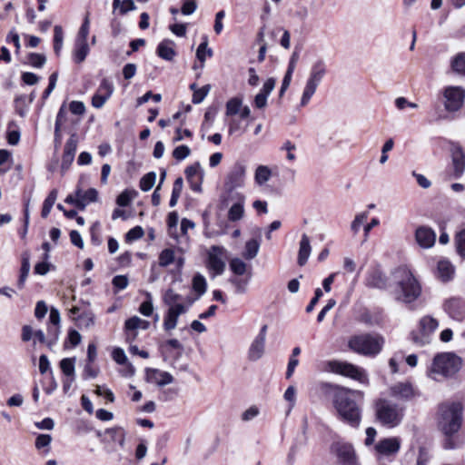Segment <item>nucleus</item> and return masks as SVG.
<instances>
[{"instance_id": "f257e3e1", "label": "nucleus", "mask_w": 465, "mask_h": 465, "mask_svg": "<svg viewBox=\"0 0 465 465\" xmlns=\"http://www.w3.org/2000/svg\"><path fill=\"white\" fill-rule=\"evenodd\" d=\"M462 423V406L459 402H445L439 406L437 424L439 430L445 435L443 447L446 450L460 448L463 440L455 434Z\"/></svg>"}, {"instance_id": "f03ea898", "label": "nucleus", "mask_w": 465, "mask_h": 465, "mask_svg": "<svg viewBox=\"0 0 465 465\" xmlns=\"http://www.w3.org/2000/svg\"><path fill=\"white\" fill-rule=\"evenodd\" d=\"M361 391L350 390L344 387L336 389L333 394V406L340 419L353 428L359 427L361 420V411L356 399H361Z\"/></svg>"}, {"instance_id": "7ed1b4c3", "label": "nucleus", "mask_w": 465, "mask_h": 465, "mask_svg": "<svg viewBox=\"0 0 465 465\" xmlns=\"http://www.w3.org/2000/svg\"><path fill=\"white\" fill-rule=\"evenodd\" d=\"M163 302L167 307L163 325V329L169 331L176 328L179 316L187 312L193 301L170 288L163 293Z\"/></svg>"}, {"instance_id": "20e7f679", "label": "nucleus", "mask_w": 465, "mask_h": 465, "mask_svg": "<svg viewBox=\"0 0 465 465\" xmlns=\"http://www.w3.org/2000/svg\"><path fill=\"white\" fill-rule=\"evenodd\" d=\"M397 285L396 295L399 301L410 303L417 300L421 293V286L407 267H400L393 272Z\"/></svg>"}, {"instance_id": "39448f33", "label": "nucleus", "mask_w": 465, "mask_h": 465, "mask_svg": "<svg viewBox=\"0 0 465 465\" xmlns=\"http://www.w3.org/2000/svg\"><path fill=\"white\" fill-rule=\"evenodd\" d=\"M461 365V358L455 353H439L433 358L427 371V375L434 381H440L455 375L460 370Z\"/></svg>"}, {"instance_id": "423d86ee", "label": "nucleus", "mask_w": 465, "mask_h": 465, "mask_svg": "<svg viewBox=\"0 0 465 465\" xmlns=\"http://www.w3.org/2000/svg\"><path fill=\"white\" fill-rule=\"evenodd\" d=\"M384 345V339L382 336L379 334H361L352 336L349 341V348L354 352L369 356L374 357L379 354Z\"/></svg>"}, {"instance_id": "0eeeda50", "label": "nucleus", "mask_w": 465, "mask_h": 465, "mask_svg": "<svg viewBox=\"0 0 465 465\" xmlns=\"http://www.w3.org/2000/svg\"><path fill=\"white\" fill-rule=\"evenodd\" d=\"M377 420L383 426L394 428L398 426L404 416V409L386 399H380L375 404Z\"/></svg>"}, {"instance_id": "6e6552de", "label": "nucleus", "mask_w": 465, "mask_h": 465, "mask_svg": "<svg viewBox=\"0 0 465 465\" xmlns=\"http://www.w3.org/2000/svg\"><path fill=\"white\" fill-rule=\"evenodd\" d=\"M327 74V65L322 59L315 61L310 69L302 94L301 106H306Z\"/></svg>"}, {"instance_id": "1a4fd4ad", "label": "nucleus", "mask_w": 465, "mask_h": 465, "mask_svg": "<svg viewBox=\"0 0 465 465\" xmlns=\"http://www.w3.org/2000/svg\"><path fill=\"white\" fill-rule=\"evenodd\" d=\"M328 370L336 374H340L357 381L363 385L369 384V377L366 371L363 368L352 363L340 361H331L328 362Z\"/></svg>"}, {"instance_id": "9d476101", "label": "nucleus", "mask_w": 465, "mask_h": 465, "mask_svg": "<svg viewBox=\"0 0 465 465\" xmlns=\"http://www.w3.org/2000/svg\"><path fill=\"white\" fill-rule=\"evenodd\" d=\"M443 105L447 112L459 111L465 100V90L460 86L449 85L442 90Z\"/></svg>"}, {"instance_id": "9b49d317", "label": "nucleus", "mask_w": 465, "mask_h": 465, "mask_svg": "<svg viewBox=\"0 0 465 465\" xmlns=\"http://www.w3.org/2000/svg\"><path fill=\"white\" fill-rule=\"evenodd\" d=\"M401 440L399 437H389L381 439L374 445L375 455L378 459H394L399 453Z\"/></svg>"}, {"instance_id": "f8f14e48", "label": "nucleus", "mask_w": 465, "mask_h": 465, "mask_svg": "<svg viewBox=\"0 0 465 465\" xmlns=\"http://www.w3.org/2000/svg\"><path fill=\"white\" fill-rule=\"evenodd\" d=\"M439 322L435 318L426 315L419 322L420 331L413 335V341L419 345H425L430 342L431 336L439 327Z\"/></svg>"}, {"instance_id": "ddd939ff", "label": "nucleus", "mask_w": 465, "mask_h": 465, "mask_svg": "<svg viewBox=\"0 0 465 465\" xmlns=\"http://www.w3.org/2000/svg\"><path fill=\"white\" fill-rule=\"evenodd\" d=\"M207 266L213 276L221 275L225 270L227 251L223 246L213 245L208 251Z\"/></svg>"}, {"instance_id": "4468645a", "label": "nucleus", "mask_w": 465, "mask_h": 465, "mask_svg": "<svg viewBox=\"0 0 465 465\" xmlns=\"http://www.w3.org/2000/svg\"><path fill=\"white\" fill-rule=\"evenodd\" d=\"M246 177V167L242 163H236L232 165L226 175L224 186L227 191L232 192L235 189L244 186Z\"/></svg>"}, {"instance_id": "2eb2a0df", "label": "nucleus", "mask_w": 465, "mask_h": 465, "mask_svg": "<svg viewBox=\"0 0 465 465\" xmlns=\"http://www.w3.org/2000/svg\"><path fill=\"white\" fill-rule=\"evenodd\" d=\"M332 450L341 465H360L351 444L337 442L332 446Z\"/></svg>"}, {"instance_id": "dca6fc26", "label": "nucleus", "mask_w": 465, "mask_h": 465, "mask_svg": "<svg viewBox=\"0 0 465 465\" xmlns=\"http://www.w3.org/2000/svg\"><path fill=\"white\" fill-rule=\"evenodd\" d=\"M267 329V325L264 324L261 328L257 336L252 341L248 350V358L250 361H256L263 356L265 351Z\"/></svg>"}, {"instance_id": "f3484780", "label": "nucleus", "mask_w": 465, "mask_h": 465, "mask_svg": "<svg viewBox=\"0 0 465 465\" xmlns=\"http://www.w3.org/2000/svg\"><path fill=\"white\" fill-rule=\"evenodd\" d=\"M114 90L113 83L109 79L104 78L92 97V105L96 109L102 108L112 96Z\"/></svg>"}, {"instance_id": "a211bd4d", "label": "nucleus", "mask_w": 465, "mask_h": 465, "mask_svg": "<svg viewBox=\"0 0 465 465\" xmlns=\"http://www.w3.org/2000/svg\"><path fill=\"white\" fill-rule=\"evenodd\" d=\"M150 322L143 320L138 316H133L127 319L124 322V332L126 341L133 343L138 336V330H147Z\"/></svg>"}, {"instance_id": "6ab92c4d", "label": "nucleus", "mask_w": 465, "mask_h": 465, "mask_svg": "<svg viewBox=\"0 0 465 465\" xmlns=\"http://www.w3.org/2000/svg\"><path fill=\"white\" fill-rule=\"evenodd\" d=\"M444 312L454 321L465 320V302L459 298H450L443 304Z\"/></svg>"}, {"instance_id": "aec40b11", "label": "nucleus", "mask_w": 465, "mask_h": 465, "mask_svg": "<svg viewBox=\"0 0 465 465\" xmlns=\"http://www.w3.org/2000/svg\"><path fill=\"white\" fill-rule=\"evenodd\" d=\"M390 395L398 400L410 401L416 396V390L411 381H401L390 387Z\"/></svg>"}, {"instance_id": "412c9836", "label": "nucleus", "mask_w": 465, "mask_h": 465, "mask_svg": "<svg viewBox=\"0 0 465 465\" xmlns=\"http://www.w3.org/2000/svg\"><path fill=\"white\" fill-rule=\"evenodd\" d=\"M145 380L149 383L162 387L171 384L173 381V377L168 371L148 368L145 371Z\"/></svg>"}, {"instance_id": "4be33fe9", "label": "nucleus", "mask_w": 465, "mask_h": 465, "mask_svg": "<svg viewBox=\"0 0 465 465\" xmlns=\"http://www.w3.org/2000/svg\"><path fill=\"white\" fill-rule=\"evenodd\" d=\"M415 240L420 247L430 249L436 242V232L428 226H419L415 231Z\"/></svg>"}, {"instance_id": "5701e85b", "label": "nucleus", "mask_w": 465, "mask_h": 465, "mask_svg": "<svg viewBox=\"0 0 465 465\" xmlns=\"http://www.w3.org/2000/svg\"><path fill=\"white\" fill-rule=\"evenodd\" d=\"M77 149V139L74 134L71 135V137L66 141L64 154L62 157L61 168L63 171H66L69 166L72 164L74 159V155Z\"/></svg>"}, {"instance_id": "b1692460", "label": "nucleus", "mask_w": 465, "mask_h": 465, "mask_svg": "<svg viewBox=\"0 0 465 465\" xmlns=\"http://www.w3.org/2000/svg\"><path fill=\"white\" fill-rule=\"evenodd\" d=\"M452 164L455 177H460L465 171V154L460 146L451 149Z\"/></svg>"}, {"instance_id": "393cba45", "label": "nucleus", "mask_w": 465, "mask_h": 465, "mask_svg": "<svg viewBox=\"0 0 465 465\" xmlns=\"http://www.w3.org/2000/svg\"><path fill=\"white\" fill-rule=\"evenodd\" d=\"M238 200L228 210L227 217L230 222H237L244 216L245 197L242 194H238Z\"/></svg>"}, {"instance_id": "a878e982", "label": "nucleus", "mask_w": 465, "mask_h": 465, "mask_svg": "<svg viewBox=\"0 0 465 465\" xmlns=\"http://www.w3.org/2000/svg\"><path fill=\"white\" fill-rule=\"evenodd\" d=\"M455 273V268L447 259H440L437 264V277L441 282L450 281Z\"/></svg>"}, {"instance_id": "bb28decb", "label": "nucleus", "mask_w": 465, "mask_h": 465, "mask_svg": "<svg viewBox=\"0 0 465 465\" xmlns=\"http://www.w3.org/2000/svg\"><path fill=\"white\" fill-rule=\"evenodd\" d=\"M174 45L175 44L173 40H163L156 48L157 55L163 60L172 61L176 55Z\"/></svg>"}, {"instance_id": "cd10ccee", "label": "nucleus", "mask_w": 465, "mask_h": 465, "mask_svg": "<svg viewBox=\"0 0 465 465\" xmlns=\"http://www.w3.org/2000/svg\"><path fill=\"white\" fill-rule=\"evenodd\" d=\"M311 252L312 246L310 242V238L307 234L303 233L300 241L298 252V264L300 266H303L307 262L311 255Z\"/></svg>"}, {"instance_id": "c85d7f7f", "label": "nucleus", "mask_w": 465, "mask_h": 465, "mask_svg": "<svg viewBox=\"0 0 465 465\" xmlns=\"http://www.w3.org/2000/svg\"><path fill=\"white\" fill-rule=\"evenodd\" d=\"M112 358L117 364L124 365L129 375L134 374L135 369L132 363L129 362L127 356L122 348H114L112 351Z\"/></svg>"}, {"instance_id": "c756f323", "label": "nucleus", "mask_w": 465, "mask_h": 465, "mask_svg": "<svg viewBox=\"0 0 465 465\" xmlns=\"http://www.w3.org/2000/svg\"><path fill=\"white\" fill-rule=\"evenodd\" d=\"M76 195L80 197V209L84 210L87 204L97 201L98 192L94 188H91L86 192L77 189Z\"/></svg>"}, {"instance_id": "7c9ffc66", "label": "nucleus", "mask_w": 465, "mask_h": 465, "mask_svg": "<svg viewBox=\"0 0 465 465\" xmlns=\"http://www.w3.org/2000/svg\"><path fill=\"white\" fill-rule=\"evenodd\" d=\"M250 280L251 274L246 277L234 275L229 279V282L234 287V292L237 294H243L248 290Z\"/></svg>"}, {"instance_id": "2f4dec72", "label": "nucleus", "mask_w": 465, "mask_h": 465, "mask_svg": "<svg viewBox=\"0 0 465 465\" xmlns=\"http://www.w3.org/2000/svg\"><path fill=\"white\" fill-rule=\"evenodd\" d=\"M272 177V171L266 165H259L254 173V181L259 185H264Z\"/></svg>"}, {"instance_id": "473e14b6", "label": "nucleus", "mask_w": 465, "mask_h": 465, "mask_svg": "<svg viewBox=\"0 0 465 465\" xmlns=\"http://www.w3.org/2000/svg\"><path fill=\"white\" fill-rule=\"evenodd\" d=\"M89 54V46L87 42H75L74 50V60L80 64L84 62Z\"/></svg>"}, {"instance_id": "72a5a7b5", "label": "nucleus", "mask_w": 465, "mask_h": 465, "mask_svg": "<svg viewBox=\"0 0 465 465\" xmlns=\"http://www.w3.org/2000/svg\"><path fill=\"white\" fill-rule=\"evenodd\" d=\"M57 196L58 191L56 189H53L49 193L48 196L45 198L43 203V208L41 212V215L43 218H46L49 215L54 204L55 203Z\"/></svg>"}, {"instance_id": "f704fd0d", "label": "nucleus", "mask_w": 465, "mask_h": 465, "mask_svg": "<svg viewBox=\"0 0 465 465\" xmlns=\"http://www.w3.org/2000/svg\"><path fill=\"white\" fill-rule=\"evenodd\" d=\"M260 249V242L256 239L249 240L245 243L244 252L242 253L243 257L248 260H252L255 258L258 254Z\"/></svg>"}, {"instance_id": "c9c22d12", "label": "nucleus", "mask_w": 465, "mask_h": 465, "mask_svg": "<svg viewBox=\"0 0 465 465\" xmlns=\"http://www.w3.org/2000/svg\"><path fill=\"white\" fill-rule=\"evenodd\" d=\"M52 442V437L49 434H39L35 440V448L39 450H43L45 455L50 451V444Z\"/></svg>"}, {"instance_id": "e433bc0d", "label": "nucleus", "mask_w": 465, "mask_h": 465, "mask_svg": "<svg viewBox=\"0 0 465 465\" xmlns=\"http://www.w3.org/2000/svg\"><path fill=\"white\" fill-rule=\"evenodd\" d=\"M73 320L78 322L80 328L89 329L94 325V314L92 312H83L78 318L73 317Z\"/></svg>"}, {"instance_id": "4c0bfd02", "label": "nucleus", "mask_w": 465, "mask_h": 465, "mask_svg": "<svg viewBox=\"0 0 465 465\" xmlns=\"http://www.w3.org/2000/svg\"><path fill=\"white\" fill-rule=\"evenodd\" d=\"M367 283L371 287L382 289L386 286V280L381 272L376 271L368 277Z\"/></svg>"}, {"instance_id": "58836bf2", "label": "nucleus", "mask_w": 465, "mask_h": 465, "mask_svg": "<svg viewBox=\"0 0 465 465\" xmlns=\"http://www.w3.org/2000/svg\"><path fill=\"white\" fill-rule=\"evenodd\" d=\"M229 266L236 276H242L247 272V264L239 258L232 259Z\"/></svg>"}, {"instance_id": "ea45409f", "label": "nucleus", "mask_w": 465, "mask_h": 465, "mask_svg": "<svg viewBox=\"0 0 465 465\" xmlns=\"http://www.w3.org/2000/svg\"><path fill=\"white\" fill-rule=\"evenodd\" d=\"M64 32L61 25H55L54 28V51L59 55L63 48Z\"/></svg>"}, {"instance_id": "a19ab883", "label": "nucleus", "mask_w": 465, "mask_h": 465, "mask_svg": "<svg viewBox=\"0 0 465 465\" xmlns=\"http://www.w3.org/2000/svg\"><path fill=\"white\" fill-rule=\"evenodd\" d=\"M453 71L465 76V53L458 54L451 62Z\"/></svg>"}, {"instance_id": "79ce46f5", "label": "nucleus", "mask_w": 465, "mask_h": 465, "mask_svg": "<svg viewBox=\"0 0 465 465\" xmlns=\"http://www.w3.org/2000/svg\"><path fill=\"white\" fill-rule=\"evenodd\" d=\"M242 106V100L238 97H233L226 103V115H235L239 114L241 107Z\"/></svg>"}, {"instance_id": "37998d69", "label": "nucleus", "mask_w": 465, "mask_h": 465, "mask_svg": "<svg viewBox=\"0 0 465 465\" xmlns=\"http://www.w3.org/2000/svg\"><path fill=\"white\" fill-rule=\"evenodd\" d=\"M74 358H64L60 361V368L64 375L70 378L74 377Z\"/></svg>"}, {"instance_id": "c03bdc74", "label": "nucleus", "mask_w": 465, "mask_h": 465, "mask_svg": "<svg viewBox=\"0 0 465 465\" xmlns=\"http://www.w3.org/2000/svg\"><path fill=\"white\" fill-rule=\"evenodd\" d=\"M454 240L457 252L460 256L465 258V228L456 232Z\"/></svg>"}, {"instance_id": "a18cd8bd", "label": "nucleus", "mask_w": 465, "mask_h": 465, "mask_svg": "<svg viewBox=\"0 0 465 465\" xmlns=\"http://www.w3.org/2000/svg\"><path fill=\"white\" fill-rule=\"evenodd\" d=\"M89 30H90V19H89V14H87L85 15V17L84 18V22H83L81 27L79 28L75 42H87V38L89 35Z\"/></svg>"}, {"instance_id": "49530a36", "label": "nucleus", "mask_w": 465, "mask_h": 465, "mask_svg": "<svg viewBox=\"0 0 465 465\" xmlns=\"http://www.w3.org/2000/svg\"><path fill=\"white\" fill-rule=\"evenodd\" d=\"M156 181V173L150 172L143 175L140 180V189L143 192H147L153 188Z\"/></svg>"}, {"instance_id": "de8ad7c7", "label": "nucleus", "mask_w": 465, "mask_h": 465, "mask_svg": "<svg viewBox=\"0 0 465 465\" xmlns=\"http://www.w3.org/2000/svg\"><path fill=\"white\" fill-rule=\"evenodd\" d=\"M185 175L188 181L192 180H203V171L199 163L188 166L185 169Z\"/></svg>"}, {"instance_id": "09e8293b", "label": "nucleus", "mask_w": 465, "mask_h": 465, "mask_svg": "<svg viewBox=\"0 0 465 465\" xmlns=\"http://www.w3.org/2000/svg\"><path fill=\"white\" fill-rule=\"evenodd\" d=\"M369 213L367 212L359 213L355 215L351 223V230L353 234H357L363 223L367 221Z\"/></svg>"}, {"instance_id": "8fccbe9b", "label": "nucleus", "mask_w": 465, "mask_h": 465, "mask_svg": "<svg viewBox=\"0 0 465 465\" xmlns=\"http://www.w3.org/2000/svg\"><path fill=\"white\" fill-rule=\"evenodd\" d=\"M208 43L207 39H205L203 43H201L197 48L196 51V56L198 60L202 63V66H203V64L206 60V57H211L213 55L212 49L208 48Z\"/></svg>"}, {"instance_id": "3c124183", "label": "nucleus", "mask_w": 465, "mask_h": 465, "mask_svg": "<svg viewBox=\"0 0 465 465\" xmlns=\"http://www.w3.org/2000/svg\"><path fill=\"white\" fill-rule=\"evenodd\" d=\"M113 6L114 9L119 8L121 15H124L136 8L133 0H124L123 2L121 0H114Z\"/></svg>"}, {"instance_id": "603ef678", "label": "nucleus", "mask_w": 465, "mask_h": 465, "mask_svg": "<svg viewBox=\"0 0 465 465\" xmlns=\"http://www.w3.org/2000/svg\"><path fill=\"white\" fill-rule=\"evenodd\" d=\"M174 252L172 249H164L159 254V265L166 267L174 262Z\"/></svg>"}, {"instance_id": "864d4df0", "label": "nucleus", "mask_w": 465, "mask_h": 465, "mask_svg": "<svg viewBox=\"0 0 465 465\" xmlns=\"http://www.w3.org/2000/svg\"><path fill=\"white\" fill-rule=\"evenodd\" d=\"M206 281L205 278L201 274L194 275L193 279V289L202 296L206 292Z\"/></svg>"}, {"instance_id": "5fc2aeb1", "label": "nucleus", "mask_w": 465, "mask_h": 465, "mask_svg": "<svg viewBox=\"0 0 465 465\" xmlns=\"http://www.w3.org/2000/svg\"><path fill=\"white\" fill-rule=\"evenodd\" d=\"M135 196V191L125 190L118 195L116 203L122 207L127 206Z\"/></svg>"}, {"instance_id": "6e6d98bb", "label": "nucleus", "mask_w": 465, "mask_h": 465, "mask_svg": "<svg viewBox=\"0 0 465 465\" xmlns=\"http://www.w3.org/2000/svg\"><path fill=\"white\" fill-rule=\"evenodd\" d=\"M30 271V262L27 256H24L22 259L21 273L18 280V287L23 288L25 282L28 276Z\"/></svg>"}, {"instance_id": "4d7b16f0", "label": "nucleus", "mask_w": 465, "mask_h": 465, "mask_svg": "<svg viewBox=\"0 0 465 465\" xmlns=\"http://www.w3.org/2000/svg\"><path fill=\"white\" fill-rule=\"evenodd\" d=\"M211 90L210 84H205L203 87L199 88V90H195V92L193 94L192 102L194 104H201L204 98L207 96Z\"/></svg>"}, {"instance_id": "13d9d810", "label": "nucleus", "mask_w": 465, "mask_h": 465, "mask_svg": "<svg viewBox=\"0 0 465 465\" xmlns=\"http://www.w3.org/2000/svg\"><path fill=\"white\" fill-rule=\"evenodd\" d=\"M146 296H147L148 299L141 303V305L139 307V312L143 316L149 317V316H151L153 314V302H152V296H151V294L148 292L146 294Z\"/></svg>"}, {"instance_id": "bf43d9fd", "label": "nucleus", "mask_w": 465, "mask_h": 465, "mask_svg": "<svg viewBox=\"0 0 465 465\" xmlns=\"http://www.w3.org/2000/svg\"><path fill=\"white\" fill-rule=\"evenodd\" d=\"M29 64L35 68H41L46 62V58L44 54L32 53L28 57Z\"/></svg>"}, {"instance_id": "052dcab7", "label": "nucleus", "mask_w": 465, "mask_h": 465, "mask_svg": "<svg viewBox=\"0 0 465 465\" xmlns=\"http://www.w3.org/2000/svg\"><path fill=\"white\" fill-rule=\"evenodd\" d=\"M144 234V232L141 226H135L128 231L125 235L126 242H134L141 239Z\"/></svg>"}, {"instance_id": "680f3d73", "label": "nucleus", "mask_w": 465, "mask_h": 465, "mask_svg": "<svg viewBox=\"0 0 465 465\" xmlns=\"http://www.w3.org/2000/svg\"><path fill=\"white\" fill-rule=\"evenodd\" d=\"M190 153H191V150L187 145L177 146L173 151V156L178 161H182V160L185 159L186 157H188L190 155Z\"/></svg>"}, {"instance_id": "e2e57ef3", "label": "nucleus", "mask_w": 465, "mask_h": 465, "mask_svg": "<svg viewBox=\"0 0 465 465\" xmlns=\"http://www.w3.org/2000/svg\"><path fill=\"white\" fill-rule=\"evenodd\" d=\"M128 282V278L125 275H116L113 279V285L118 291L124 290Z\"/></svg>"}, {"instance_id": "0e129e2a", "label": "nucleus", "mask_w": 465, "mask_h": 465, "mask_svg": "<svg viewBox=\"0 0 465 465\" xmlns=\"http://www.w3.org/2000/svg\"><path fill=\"white\" fill-rule=\"evenodd\" d=\"M106 433L107 434H110L112 436L113 439H116L117 437H119V443L120 445H124V430L120 428V427H114V428H111V429H107L106 430Z\"/></svg>"}, {"instance_id": "69168bd1", "label": "nucleus", "mask_w": 465, "mask_h": 465, "mask_svg": "<svg viewBox=\"0 0 465 465\" xmlns=\"http://www.w3.org/2000/svg\"><path fill=\"white\" fill-rule=\"evenodd\" d=\"M69 109L72 114L76 115H83L85 113V105L83 102L73 101L69 104Z\"/></svg>"}, {"instance_id": "338daca9", "label": "nucleus", "mask_w": 465, "mask_h": 465, "mask_svg": "<svg viewBox=\"0 0 465 465\" xmlns=\"http://www.w3.org/2000/svg\"><path fill=\"white\" fill-rule=\"evenodd\" d=\"M196 8L197 5L194 0H184L182 6V13L184 15H189L194 13Z\"/></svg>"}, {"instance_id": "774afa93", "label": "nucleus", "mask_w": 465, "mask_h": 465, "mask_svg": "<svg viewBox=\"0 0 465 465\" xmlns=\"http://www.w3.org/2000/svg\"><path fill=\"white\" fill-rule=\"evenodd\" d=\"M259 413V409L256 406H252L242 414V420L243 421H250L255 417H257Z\"/></svg>"}]
</instances>
